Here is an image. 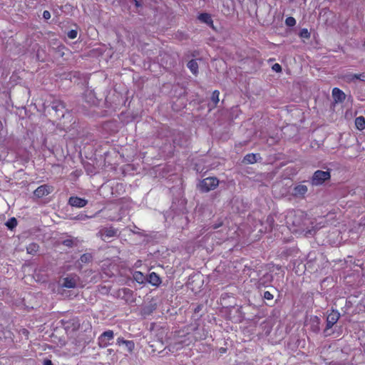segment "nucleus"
<instances>
[{"instance_id": "f257e3e1", "label": "nucleus", "mask_w": 365, "mask_h": 365, "mask_svg": "<svg viewBox=\"0 0 365 365\" xmlns=\"http://www.w3.org/2000/svg\"><path fill=\"white\" fill-rule=\"evenodd\" d=\"M219 185V180L214 177L203 179L198 184V188L203 192H207L215 189Z\"/></svg>"}, {"instance_id": "f03ea898", "label": "nucleus", "mask_w": 365, "mask_h": 365, "mask_svg": "<svg viewBox=\"0 0 365 365\" xmlns=\"http://www.w3.org/2000/svg\"><path fill=\"white\" fill-rule=\"evenodd\" d=\"M330 178V173L328 171L317 170L312 178V184L313 185H320L325 180Z\"/></svg>"}, {"instance_id": "7ed1b4c3", "label": "nucleus", "mask_w": 365, "mask_h": 365, "mask_svg": "<svg viewBox=\"0 0 365 365\" xmlns=\"http://www.w3.org/2000/svg\"><path fill=\"white\" fill-rule=\"evenodd\" d=\"M305 325L314 333H317L320 329V319L317 316H310L307 319Z\"/></svg>"}, {"instance_id": "20e7f679", "label": "nucleus", "mask_w": 365, "mask_h": 365, "mask_svg": "<svg viewBox=\"0 0 365 365\" xmlns=\"http://www.w3.org/2000/svg\"><path fill=\"white\" fill-rule=\"evenodd\" d=\"M113 336L114 334L113 331L108 330L104 331L98 339L99 346L101 347H106L110 344V341L113 339Z\"/></svg>"}, {"instance_id": "39448f33", "label": "nucleus", "mask_w": 365, "mask_h": 365, "mask_svg": "<svg viewBox=\"0 0 365 365\" xmlns=\"http://www.w3.org/2000/svg\"><path fill=\"white\" fill-rule=\"evenodd\" d=\"M78 277L75 276H68L63 279L61 285L63 287L71 289L75 288L78 283Z\"/></svg>"}, {"instance_id": "423d86ee", "label": "nucleus", "mask_w": 365, "mask_h": 365, "mask_svg": "<svg viewBox=\"0 0 365 365\" xmlns=\"http://www.w3.org/2000/svg\"><path fill=\"white\" fill-rule=\"evenodd\" d=\"M340 314L336 310H332L327 318V328H331L339 320Z\"/></svg>"}, {"instance_id": "0eeeda50", "label": "nucleus", "mask_w": 365, "mask_h": 365, "mask_svg": "<svg viewBox=\"0 0 365 365\" xmlns=\"http://www.w3.org/2000/svg\"><path fill=\"white\" fill-rule=\"evenodd\" d=\"M299 216L300 215L297 217V214L294 211L289 212L286 217L287 224H292L294 226H299L300 224Z\"/></svg>"}, {"instance_id": "6e6552de", "label": "nucleus", "mask_w": 365, "mask_h": 365, "mask_svg": "<svg viewBox=\"0 0 365 365\" xmlns=\"http://www.w3.org/2000/svg\"><path fill=\"white\" fill-rule=\"evenodd\" d=\"M308 191L305 185L299 184L296 185L292 190V195L297 197H304Z\"/></svg>"}, {"instance_id": "1a4fd4ad", "label": "nucleus", "mask_w": 365, "mask_h": 365, "mask_svg": "<svg viewBox=\"0 0 365 365\" xmlns=\"http://www.w3.org/2000/svg\"><path fill=\"white\" fill-rule=\"evenodd\" d=\"M51 187L47 185H43L36 189V190L34 191V195L37 197H42L51 193Z\"/></svg>"}, {"instance_id": "9d476101", "label": "nucleus", "mask_w": 365, "mask_h": 365, "mask_svg": "<svg viewBox=\"0 0 365 365\" xmlns=\"http://www.w3.org/2000/svg\"><path fill=\"white\" fill-rule=\"evenodd\" d=\"M70 205L76 207H83L87 204V200L78 197H71L68 200Z\"/></svg>"}, {"instance_id": "9b49d317", "label": "nucleus", "mask_w": 365, "mask_h": 365, "mask_svg": "<svg viewBox=\"0 0 365 365\" xmlns=\"http://www.w3.org/2000/svg\"><path fill=\"white\" fill-rule=\"evenodd\" d=\"M332 96L335 102H342L345 99V93L338 88L332 90Z\"/></svg>"}, {"instance_id": "f8f14e48", "label": "nucleus", "mask_w": 365, "mask_h": 365, "mask_svg": "<svg viewBox=\"0 0 365 365\" xmlns=\"http://www.w3.org/2000/svg\"><path fill=\"white\" fill-rule=\"evenodd\" d=\"M147 280L150 284L155 287H158L161 284V279L155 272H151L148 275Z\"/></svg>"}, {"instance_id": "ddd939ff", "label": "nucleus", "mask_w": 365, "mask_h": 365, "mask_svg": "<svg viewBox=\"0 0 365 365\" xmlns=\"http://www.w3.org/2000/svg\"><path fill=\"white\" fill-rule=\"evenodd\" d=\"M198 19L201 22L205 23L213 28V21L211 18V16L209 14H207V13L200 14L198 16Z\"/></svg>"}, {"instance_id": "4468645a", "label": "nucleus", "mask_w": 365, "mask_h": 365, "mask_svg": "<svg viewBox=\"0 0 365 365\" xmlns=\"http://www.w3.org/2000/svg\"><path fill=\"white\" fill-rule=\"evenodd\" d=\"M117 231L113 228H106L101 231V236L104 240L107 238L114 237Z\"/></svg>"}, {"instance_id": "2eb2a0df", "label": "nucleus", "mask_w": 365, "mask_h": 365, "mask_svg": "<svg viewBox=\"0 0 365 365\" xmlns=\"http://www.w3.org/2000/svg\"><path fill=\"white\" fill-rule=\"evenodd\" d=\"M347 81H353L355 80L365 81V73L361 74H348L345 76Z\"/></svg>"}, {"instance_id": "dca6fc26", "label": "nucleus", "mask_w": 365, "mask_h": 365, "mask_svg": "<svg viewBox=\"0 0 365 365\" xmlns=\"http://www.w3.org/2000/svg\"><path fill=\"white\" fill-rule=\"evenodd\" d=\"M187 67L193 74H197L198 71V64L196 60H191L187 63Z\"/></svg>"}, {"instance_id": "f3484780", "label": "nucleus", "mask_w": 365, "mask_h": 365, "mask_svg": "<svg viewBox=\"0 0 365 365\" xmlns=\"http://www.w3.org/2000/svg\"><path fill=\"white\" fill-rule=\"evenodd\" d=\"M355 125L357 129L362 130L365 128V119L362 116L357 117L355 119Z\"/></svg>"}, {"instance_id": "a211bd4d", "label": "nucleus", "mask_w": 365, "mask_h": 365, "mask_svg": "<svg viewBox=\"0 0 365 365\" xmlns=\"http://www.w3.org/2000/svg\"><path fill=\"white\" fill-rule=\"evenodd\" d=\"M257 161V155L253 153L247 154L244 158V162L247 163H255Z\"/></svg>"}, {"instance_id": "6ab92c4d", "label": "nucleus", "mask_w": 365, "mask_h": 365, "mask_svg": "<svg viewBox=\"0 0 365 365\" xmlns=\"http://www.w3.org/2000/svg\"><path fill=\"white\" fill-rule=\"evenodd\" d=\"M133 278L137 282L140 284L143 283L145 280L144 274L139 271H136L133 273Z\"/></svg>"}, {"instance_id": "aec40b11", "label": "nucleus", "mask_w": 365, "mask_h": 365, "mask_svg": "<svg viewBox=\"0 0 365 365\" xmlns=\"http://www.w3.org/2000/svg\"><path fill=\"white\" fill-rule=\"evenodd\" d=\"M26 250L29 254L34 255L38 250V245L36 243H31L28 245Z\"/></svg>"}, {"instance_id": "412c9836", "label": "nucleus", "mask_w": 365, "mask_h": 365, "mask_svg": "<svg viewBox=\"0 0 365 365\" xmlns=\"http://www.w3.org/2000/svg\"><path fill=\"white\" fill-rule=\"evenodd\" d=\"M299 36L308 39L310 37V33L309 32L307 29H302L300 31Z\"/></svg>"}, {"instance_id": "4be33fe9", "label": "nucleus", "mask_w": 365, "mask_h": 365, "mask_svg": "<svg viewBox=\"0 0 365 365\" xmlns=\"http://www.w3.org/2000/svg\"><path fill=\"white\" fill-rule=\"evenodd\" d=\"M6 226L9 228V229H13L14 227H15L17 225V222H16V220L13 217V218H11L6 223Z\"/></svg>"}, {"instance_id": "5701e85b", "label": "nucleus", "mask_w": 365, "mask_h": 365, "mask_svg": "<svg viewBox=\"0 0 365 365\" xmlns=\"http://www.w3.org/2000/svg\"><path fill=\"white\" fill-rule=\"evenodd\" d=\"M285 24L288 26H294L296 24V20L294 17H287L285 20Z\"/></svg>"}, {"instance_id": "b1692460", "label": "nucleus", "mask_w": 365, "mask_h": 365, "mask_svg": "<svg viewBox=\"0 0 365 365\" xmlns=\"http://www.w3.org/2000/svg\"><path fill=\"white\" fill-rule=\"evenodd\" d=\"M92 256L90 254H84L81 257L80 260L82 263H86L90 262Z\"/></svg>"}, {"instance_id": "393cba45", "label": "nucleus", "mask_w": 365, "mask_h": 365, "mask_svg": "<svg viewBox=\"0 0 365 365\" xmlns=\"http://www.w3.org/2000/svg\"><path fill=\"white\" fill-rule=\"evenodd\" d=\"M220 92L218 91H214L212 95V101L217 104L220 99H219Z\"/></svg>"}, {"instance_id": "a878e982", "label": "nucleus", "mask_w": 365, "mask_h": 365, "mask_svg": "<svg viewBox=\"0 0 365 365\" xmlns=\"http://www.w3.org/2000/svg\"><path fill=\"white\" fill-rule=\"evenodd\" d=\"M124 345L128 351H132L134 348V343L132 341H126Z\"/></svg>"}, {"instance_id": "bb28decb", "label": "nucleus", "mask_w": 365, "mask_h": 365, "mask_svg": "<svg viewBox=\"0 0 365 365\" xmlns=\"http://www.w3.org/2000/svg\"><path fill=\"white\" fill-rule=\"evenodd\" d=\"M67 36L70 39H74L77 36V31L76 30H71L68 32Z\"/></svg>"}, {"instance_id": "cd10ccee", "label": "nucleus", "mask_w": 365, "mask_h": 365, "mask_svg": "<svg viewBox=\"0 0 365 365\" xmlns=\"http://www.w3.org/2000/svg\"><path fill=\"white\" fill-rule=\"evenodd\" d=\"M264 298L267 300H271L273 299V294H272L269 292L266 291L264 292L263 295Z\"/></svg>"}, {"instance_id": "c85d7f7f", "label": "nucleus", "mask_w": 365, "mask_h": 365, "mask_svg": "<svg viewBox=\"0 0 365 365\" xmlns=\"http://www.w3.org/2000/svg\"><path fill=\"white\" fill-rule=\"evenodd\" d=\"M272 69L276 72H279V71H281L282 68L279 63H275L273 65Z\"/></svg>"}, {"instance_id": "c756f323", "label": "nucleus", "mask_w": 365, "mask_h": 365, "mask_svg": "<svg viewBox=\"0 0 365 365\" xmlns=\"http://www.w3.org/2000/svg\"><path fill=\"white\" fill-rule=\"evenodd\" d=\"M43 17L45 19H49L51 18V14L48 11H44L43 13Z\"/></svg>"}, {"instance_id": "7c9ffc66", "label": "nucleus", "mask_w": 365, "mask_h": 365, "mask_svg": "<svg viewBox=\"0 0 365 365\" xmlns=\"http://www.w3.org/2000/svg\"><path fill=\"white\" fill-rule=\"evenodd\" d=\"M63 245L67 247H71L73 244V241L71 240H66L63 241Z\"/></svg>"}, {"instance_id": "2f4dec72", "label": "nucleus", "mask_w": 365, "mask_h": 365, "mask_svg": "<svg viewBox=\"0 0 365 365\" xmlns=\"http://www.w3.org/2000/svg\"><path fill=\"white\" fill-rule=\"evenodd\" d=\"M127 340H124L122 338H118L117 339V344L118 345H121V344H125V342H126Z\"/></svg>"}, {"instance_id": "473e14b6", "label": "nucleus", "mask_w": 365, "mask_h": 365, "mask_svg": "<svg viewBox=\"0 0 365 365\" xmlns=\"http://www.w3.org/2000/svg\"><path fill=\"white\" fill-rule=\"evenodd\" d=\"M44 365H53L50 360L45 361Z\"/></svg>"}, {"instance_id": "72a5a7b5", "label": "nucleus", "mask_w": 365, "mask_h": 365, "mask_svg": "<svg viewBox=\"0 0 365 365\" xmlns=\"http://www.w3.org/2000/svg\"><path fill=\"white\" fill-rule=\"evenodd\" d=\"M135 1V4L137 7L140 6V4L138 0H133Z\"/></svg>"}, {"instance_id": "f704fd0d", "label": "nucleus", "mask_w": 365, "mask_h": 365, "mask_svg": "<svg viewBox=\"0 0 365 365\" xmlns=\"http://www.w3.org/2000/svg\"><path fill=\"white\" fill-rule=\"evenodd\" d=\"M123 291L124 293H127V292H130V289H123Z\"/></svg>"}]
</instances>
